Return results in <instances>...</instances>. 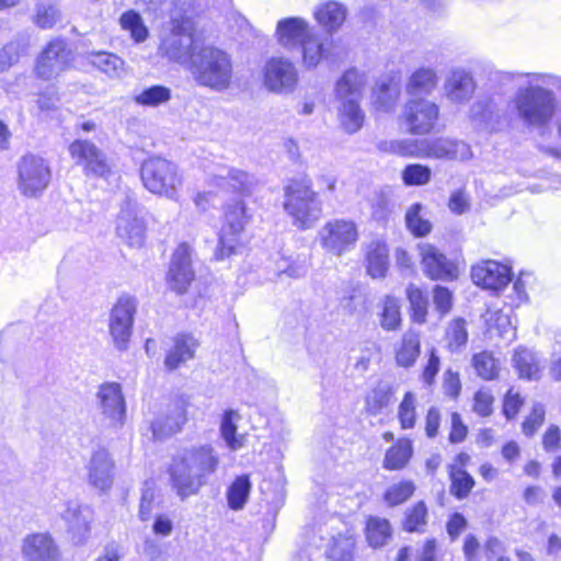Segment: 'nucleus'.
Returning <instances> with one entry per match:
<instances>
[{"label":"nucleus","mask_w":561,"mask_h":561,"mask_svg":"<svg viewBox=\"0 0 561 561\" xmlns=\"http://www.w3.org/2000/svg\"><path fill=\"white\" fill-rule=\"evenodd\" d=\"M512 80L516 91L511 106L517 119L529 129L548 128L558 111L561 77L549 72H517L512 75Z\"/></svg>","instance_id":"obj_1"},{"label":"nucleus","mask_w":561,"mask_h":561,"mask_svg":"<svg viewBox=\"0 0 561 561\" xmlns=\"http://www.w3.org/2000/svg\"><path fill=\"white\" fill-rule=\"evenodd\" d=\"M218 465L219 457L209 445L184 450L170 467L172 489L181 500L197 494Z\"/></svg>","instance_id":"obj_2"},{"label":"nucleus","mask_w":561,"mask_h":561,"mask_svg":"<svg viewBox=\"0 0 561 561\" xmlns=\"http://www.w3.org/2000/svg\"><path fill=\"white\" fill-rule=\"evenodd\" d=\"M186 70L197 85L215 92L226 91L232 83L233 67L230 55L213 45L194 49Z\"/></svg>","instance_id":"obj_3"},{"label":"nucleus","mask_w":561,"mask_h":561,"mask_svg":"<svg viewBox=\"0 0 561 561\" xmlns=\"http://www.w3.org/2000/svg\"><path fill=\"white\" fill-rule=\"evenodd\" d=\"M283 208L298 230L313 228L323 214V203L309 179L291 180L284 186Z\"/></svg>","instance_id":"obj_4"},{"label":"nucleus","mask_w":561,"mask_h":561,"mask_svg":"<svg viewBox=\"0 0 561 561\" xmlns=\"http://www.w3.org/2000/svg\"><path fill=\"white\" fill-rule=\"evenodd\" d=\"M365 83V73L352 68L343 73L335 85L336 98L340 101L339 121L348 134L358 131L364 124L365 114L359 106V99Z\"/></svg>","instance_id":"obj_5"},{"label":"nucleus","mask_w":561,"mask_h":561,"mask_svg":"<svg viewBox=\"0 0 561 561\" xmlns=\"http://www.w3.org/2000/svg\"><path fill=\"white\" fill-rule=\"evenodd\" d=\"M140 175L149 192L172 201L178 199L182 176L173 162L161 157H151L142 162Z\"/></svg>","instance_id":"obj_6"},{"label":"nucleus","mask_w":561,"mask_h":561,"mask_svg":"<svg viewBox=\"0 0 561 561\" xmlns=\"http://www.w3.org/2000/svg\"><path fill=\"white\" fill-rule=\"evenodd\" d=\"M248 214L243 201H234L227 204L225 209V220L219 232V241L215 251V257L218 261L237 254L243 247V231L249 222Z\"/></svg>","instance_id":"obj_7"},{"label":"nucleus","mask_w":561,"mask_h":561,"mask_svg":"<svg viewBox=\"0 0 561 561\" xmlns=\"http://www.w3.org/2000/svg\"><path fill=\"white\" fill-rule=\"evenodd\" d=\"M358 229L353 220L331 219L318 231L322 249L336 256L351 252L358 241Z\"/></svg>","instance_id":"obj_8"},{"label":"nucleus","mask_w":561,"mask_h":561,"mask_svg":"<svg viewBox=\"0 0 561 561\" xmlns=\"http://www.w3.org/2000/svg\"><path fill=\"white\" fill-rule=\"evenodd\" d=\"M199 47L194 42L190 23L184 20H173L171 32L162 39L159 49L171 61L187 69L193 50Z\"/></svg>","instance_id":"obj_9"},{"label":"nucleus","mask_w":561,"mask_h":561,"mask_svg":"<svg viewBox=\"0 0 561 561\" xmlns=\"http://www.w3.org/2000/svg\"><path fill=\"white\" fill-rule=\"evenodd\" d=\"M136 311L137 300L130 295H122L111 310L110 334L115 348L121 352L128 347Z\"/></svg>","instance_id":"obj_10"},{"label":"nucleus","mask_w":561,"mask_h":561,"mask_svg":"<svg viewBox=\"0 0 561 561\" xmlns=\"http://www.w3.org/2000/svg\"><path fill=\"white\" fill-rule=\"evenodd\" d=\"M402 117L412 135H427L434 130L439 117L438 105L427 99H409Z\"/></svg>","instance_id":"obj_11"},{"label":"nucleus","mask_w":561,"mask_h":561,"mask_svg":"<svg viewBox=\"0 0 561 561\" xmlns=\"http://www.w3.org/2000/svg\"><path fill=\"white\" fill-rule=\"evenodd\" d=\"M207 185L218 187V191L249 196L255 190L257 180L253 174L241 169L218 165L208 174Z\"/></svg>","instance_id":"obj_12"},{"label":"nucleus","mask_w":561,"mask_h":561,"mask_svg":"<svg viewBox=\"0 0 561 561\" xmlns=\"http://www.w3.org/2000/svg\"><path fill=\"white\" fill-rule=\"evenodd\" d=\"M71 61V51L64 39L50 41L35 62V73L39 79L50 80L68 69Z\"/></svg>","instance_id":"obj_13"},{"label":"nucleus","mask_w":561,"mask_h":561,"mask_svg":"<svg viewBox=\"0 0 561 561\" xmlns=\"http://www.w3.org/2000/svg\"><path fill=\"white\" fill-rule=\"evenodd\" d=\"M263 83L271 92L290 93L298 83V71L289 59L272 57L263 67Z\"/></svg>","instance_id":"obj_14"},{"label":"nucleus","mask_w":561,"mask_h":561,"mask_svg":"<svg viewBox=\"0 0 561 561\" xmlns=\"http://www.w3.org/2000/svg\"><path fill=\"white\" fill-rule=\"evenodd\" d=\"M192 264L193 249L187 243L179 244L172 254L167 274V284L171 290L179 295L187 291L195 278V271Z\"/></svg>","instance_id":"obj_15"},{"label":"nucleus","mask_w":561,"mask_h":561,"mask_svg":"<svg viewBox=\"0 0 561 561\" xmlns=\"http://www.w3.org/2000/svg\"><path fill=\"white\" fill-rule=\"evenodd\" d=\"M420 263L426 277L433 280H453L458 276L456 264L435 245L422 242L417 245Z\"/></svg>","instance_id":"obj_16"},{"label":"nucleus","mask_w":561,"mask_h":561,"mask_svg":"<svg viewBox=\"0 0 561 561\" xmlns=\"http://www.w3.org/2000/svg\"><path fill=\"white\" fill-rule=\"evenodd\" d=\"M50 171L44 159L28 154L19 164V185L26 196H34L46 188Z\"/></svg>","instance_id":"obj_17"},{"label":"nucleus","mask_w":561,"mask_h":561,"mask_svg":"<svg viewBox=\"0 0 561 561\" xmlns=\"http://www.w3.org/2000/svg\"><path fill=\"white\" fill-rule=\"evenodd\" d=\"M146 226L139 216V206L136 201L127 198L117 217V236L129 247L139 248L145 241Z\"/></svg>","instance_id":"obj_18"},{"label":"nucleus","mask_w":561,"mask_h":561,"mask_svg":"<svg viewBox=\"0 0 561 561\" xmlns=\"http://www.w3.org/2000/svg\"><path fill=\"white\" fill-rule=\"evenodd\" d=\"M69 152L78 164L84 167L87 174L105 178L110 172L105 154L89 140H75L69 146Z\"/></svg>","instance_id":"obj_19"},{"label":"nucleus","mask_w":561,"mask_h":561,"mask_svg":"<svg viewBox=\"0 0 561 561\" xmlns=\"http://www.w3.org/2000/svg\"><path fill=\"white\" fill-rule=\"evenodd\" d=\"M471 278L477 286L499 291L511 283L512 272L507 265L488 260L472 266Z\"/></svg>","instance_id":"obj_20"},{"label":"nucleus","mask_w":561,"mask_h":561,"mask_svg":"<svg viewBox=\"0 0 561 561\" xmlns=\"http://www.w3.org/2000/svg\"><path fill=\"white\" fill-rule=\"evenodd\" d=\"M114 466V461L106 449H95L87 466L89 483L102 492L110 490L113 484Z\"/></svg>","instance_id":"obj_21"},{"label":"nucleus","mask_w":561,"mask_h":561,"mask_svg":"<svg viewBox=\"0 0 561 561\" xmlns=\"http://www.w3.org/2000/svg\"><path fill=\"white\" fill-rule=\"evenodd\" d=\"M423 158L468 160L472 157L471 148L463 141L449 138L423 140Z\"/></svg>","instance_id":"obj_22"},{"label":"nucleus","mask_w":561,"mask_h":561,"mask_svg":"<svg viewBox=\"0 0 561 561\" xmlns=\"http://www.w3.org/2000/svg\"><path fill=\"white\" fill-rule=\"evenodd\" d=\"M22 556L28 561H58L59 549L46 533L27 535L21 547Z\"/></svg>","instance_id":"obj_23"},{"label":"nucleus","mask_w":561,"mask_h":561,"mask_svg":"<svg viewBox=\"0 0 561 561\" xmlns=\"http://www.w3.org/2000/svg\"><path fill=\"white\" fill-rule=\"evenodd\" d=\"M312 32L309 23L298 16L279 20L276 26L277 41L288 50L299 48Z\"/></svg>","instance_id":"obj_24"},{"label":"nucleus","mask_w":561,"mask_h":561,"mask_svg":"<svg viewBox=\"0 0 561 561\" xmlns=\"http://www.w3.org/2000/svg\"><path fill=\"white\" fill-rule=\"evenodd\" d=\"M96 398L105 417L112 421H123L126 417V403L119 383H102L99 387Z\"/></svg>","instance_id":"obj_25"},{"label":"nucleus","mask_w":561,"mask_h":561,"mask_svg":"<svg viewBox=\"0 0 561 561\" xmlns=\"http://www.w3.org/2000/svg\"><path fill=\"white\" fill-rule=\"evenodd\" d=\"M62 518L68 525L71 541L76 546L84 545L90 538L91 523L93 519L90 507L81 505L69 506L64 512Z\"/></svg>","instance_id":"obj_26"},{"label":"nucleus","mask_w":561,"mask_h":561,"mask_svg":"<svg viewBox=\"0 0 561 561\" xmlns=\"http://www.w3.org/2000/svg\"><path fill=\"white\" fill-rule=\"evenodd\" d=\"M444 90L447 99L454 103H463L471 99L476 90V82L472 75L462 69L456 68L447 77Z\"/></svg>","instance_id":"obj_27"},{"label":"nucleus","mask_w":561,"mask_h":561,"mask_svg":"<svg viewBox=\"0 0 561 561\" xmlns=\"http://www.w3.org/2000/svg\"><path fill=\"white\" fill-rule=\"evenodd\" d=\"M197 340L191 334H178L173 340V346L167 352L164 366L168 370H174L186 362L193 359Z\"/></svg>","instance_id":"obj_28"},{"label":"nucleus","mask_w":561,"mask_h":561,"mask_svg":"<svg viewBox=\"0 0 561 561\" xmlns=\"http://www.w3.org/2000/svg\"><path fill=\"white\" fill-rule=\"evenodd\" d=\"M302 55V64L306 68H316L322 60H328L331 55L332 39L322 38L312 32L299 47Z\"/></svg>","instance_id":"obj_29"},{"label":"nucleus","mask_w":561,"mask_h":561,"mask_svg":"<svg viewBox=\"0 0 561 561\" xmlns=\"http://www.w3.org/2000/svg\"><path fill=\"white\" fill-rule=\"evenodd\" d=\"M438 83V77L435 69L431 67H421L413 71L407 82L405 92L410 99H422L430 95Z\"/></svg>","instance_id":"obj_30"},{"label":"nucleus","mask_w":561,"mask_h":561,"mask_svg":"<svg viewBox=\"0 0 561 561\" xmlns=\"http://www.w3.org/2000/svg\"><path fill=\"white\" fill-rule=\"evenodd\" d=\"M313 16L328 33L336 32L346 19V8L336 1H327L314 8Z\"/></svg>","instance_id":"obj_31"},{"label":"nucleus","mask_w":561,"mask_h":561,"mask_svg":"<svg viewBox=\"0 0 561 561\" xmlns=\"http://www.w3.org/2000/svg\"><path fill=\"white\" fill-rule=\"evenodd\" d=\"M400 96V85L392 77H383L373 91V105L377 111L391 112Z\"/></svg>","instance_id":"obj_32"},{"label":"nucleus","mask_w":561,"mask_h":561,"mask_svg":"<svg viewBox=\"0 0 561 561\" xmlns=\"http://www.w3.org/2000/svg\"><path fill=\"white\" fill-rule=\"evenodd\" d=\"M389 250L383 241L375 240L367 244L366 248V267L367 273L373 278H382L388 271Z\"/></svg>","instance_id":"obj_33"},{"label":"nucleus","mask_w":561,"mask_h":561,"mask_svg":"<svg viewBox=\"0 0 561 561\" xmlns=\"http://www.w3.org/2000/svg\"><path fill=\"white\" fill-rule=\"evenodd\" d=\"M89 62L110 79H122L127 75L124 59L113 53L93 51L89 55Z\"/></svg>","instance_id":"obj_34"},{"label":"nucleus","mask_w":561,"mask_h":561,"mask_svg":"<svg viewBox=\"0 0 561 561\" xmlns=\"http://www.w3.org/2000/svg\"><path fill=\"white\" fill-rule=\"evenodd\" d=\"M513 365L520 378L528 380H537L540 378V358L536 352L529 348H517L513 356Z\"/></svg>","instance_id":"obj_35"},{"label":"nucleus","mask_w":561,"mask_h":561,"mask_svg":"<svg viewBox=\"0 0 561 561\" xmlns=\"http://www.w3.org/2000/svg\"><path fill=\"white\" fill-rule=\"evenodd\" d=\"M378 149L400 157L423 158V140L417 139L382 140L378 144Z\"/></svg>","instance_id":"obj_36"},{"label":"nucleus","mask_w":561,"mask_h":561,"mask_svg":"<svg viewBox=\"0 0 561 561\" xmlns=\"http://www.w3.org/2000/svg\"><path fill=\"white\" fill-rule=\"evenodd\" d=\"M412 455V443L409 439H399L386 451L383 467L388 470H401L408 465Z\"/></svg>","instance_id":"obj_37"},{"label":"nucleus","mask_w":561,"mask_h":561,"mask_svg":"<svg viewBox=\"0 0 561 561\" xmlns=\"http://www.w3.org/2000/svg\"><path fill=\"white\" fill-rule=\"evenodd\" d=\"M62 21V13L54 0H39L35 5L34 23L44 30L53 28Z\"/></svg>","instance_id":"obj_38"},{"label":"nucleus","mask_w":561,"mask_h":561,"mask_svg":"<svg viewBox=\"0 0 561 561\" xmlns=\"http://www.w3.org/2000/svg\"><path fill=\"white\" fill-rule=\"evenodd\" d=\"M252 484L247 474L237 477L227 490L228 506L233 511H240L248 502Z\"/></svg>","instance_id":"obj_39"},{"label":"nucleus","mask_w":561,"mask_h":561,"mask_svg":"<svg viewBox=\"0 0 561 561\" xmlns=\"http://www.w3.org/2000/svg\"><path fill=\"white\" fill-rule=\"evenodd\" d=\"M420 355V337L415 332L409 331L397 350L396 359L402 367L412 366Z\"/></svg>","instance_id":"obj_40"},{"label":"nucleus","mask_w":561,"mask_h":561,"mask_svg":"<svg viewBox=\"0 0 561 561\" xmlns=\"http://www.w3.org/2000/svg\"><path fill=\"white\" fill-rule=\"evenodd\" d=\"M171 89L164 85H151L134 95L137 105L146 107H158L171 100Z\"/></svg>","instance_id":"obj_41"},{"label":"nucleus","mask_w":561,"mask_h":561,"mask_svg":"<svg viewBox=\"0 0 561 561\" xmlns=\"http://www.w3.org/2000/svg\"><path fill=\"white\" fill-rule=\"evenodd\" d=\"M391 537L389 522L380 517H369L366 524V538L370 547L378 548L388 542Z\"/></svg>","instance_id":"obj_42"},{"label":"nucleus","mask_w":561,"mask_h":561,"mask_svg":"<svg viewBox=\"0 0 561 561\" xmlns=\"http://www.w3.org/2000/svg\"><path fill=\"white\" fill-rule=\"evenodd\" d=\"M121 27L127 31L135 43H142L148 38L149 31L141 15L135 10L124 12L119 18Z\"/></svg>","instance_id":"obj_43"},{"label":"nucleus","mask_w":561,"mask_h":561,"mask_svg":"<svg viewBox=\"0 0 561 561\" xmlns=\"http://www.w3.org/2000/svg\"><path fill=\"white\" fill-rule=\"evenodd\" d=\"M449 476L451 480V494L460 500L467 497L474 485L473 478L456 465L449 466Z\"/></svg>","instance_id":"obj_44"},{"label":"nucleus","mask_w":561,"mask_h":561,"mask_svg":"<svg viewBox=\"0 0 561 561\" xmlns=\"http://www.w3.org/2000/svg\"><path fill=\"white\" fill-rule=\"evenodd\" d=\"M472 366L474 367L478 376L485 380H492L497 377L500 371L499 360L491 352L483 351L473 355Z\"/></svg>","instance_id":"obj_45"},{"label":"nucleus","mask_w":561,"mask_h":561,"mask_svg":"<svg viewBox=\"0 0 561 561\" xmlns=\"http://www.w3.org/2000/svg\"><path fill=\"white\" fill-rule=\"evenodd\" d=\"M422 209V205L420 203H415L407 210L405 214L407 227L415 237H424L432 230L431 222L421 214Z\"/></svg>","instance_id":"obj_46"},{"label":"nucleus","mask_w":561,"mask_h":561,"mask_svg":"<svg viewBox=\"0 0 561 561\" xmlns=\"http://www.w3.org/2000/svg\"><path fill=\"white\" fill-rule=\"evenodd\" d=\"M414 322L424 323L427 316L428 300L426 295L416 286L410 285L407 289Z\"/></svg>","instance_id":"obj_47"},{"label":"nucleus","mask_w":561,"mask_h":561,"mask_svg":"<svg viewBox=\"0 0 561 561\" xmlns=\"http://www.w3.org/2000/svg\"><path fill=\"white\" fill-rule=\"evenodd\" d=\"M380 324L385 330L398 329L401 323L400 305L397 298L387 296L382 302Z\"/></svg>","instance_id":"obj_48"},{"label":"nucleus","mask_w":561,"mask_h":561,"mask_svg":"<svg viewBox=\"0 0 561 561\" xmlns=\"http://www.w3.org/2000/svg\"><path fill=\"white\" fill-rule=\"evenodd\" d=\"M432 170L420 163L408 164L402 171V181L407 186H422L431 181Z\"/></svg>","instance_id":"obj_49"},{"label":"nucleus","mask_w":561,"mask_h":561,"mask_svg":"<svg viewBox=\"0 0 561 561\" xmlns=\"http://www.w3.org/2000/svg\"><path fill=\"white\" fill-rule=\"evenodd\" d=\"M427 523V508L424 502H417L405 513L404 529L408 531H423Z\"/></svg>","instance_id":"obj_50"},{"label":"nucleus","mask_w":561,"mask_h":561,"mask_svg":"<svg viewBox=\"0 0 561 561\" xmlns=\"http://www.w3.org/2000/svg\"><path fill=\"white\" fill-rule=\"evenodd\" d=\"M391 390L388 386H378L366 398V408L371 415H376L386 408L391 400Z\"/></svg>","instance_id":"obj_51"},{"label":"nucleus","mask_w":561,"mask_h":561,"mask_svg":"<svg viewBox=\"0 0 561 561\" xmlns=\"http://www.w3.org/2000/svg\"><path fill=\"white\" fill-rule=\"evenodd\" d=\"M415 485L412 481H400L392 484L385 494L386 502L391 505H400L412 496Z\"/></svg>","instance_id":"obj_52"},{"label":"nucleus","mask_w":561,"mask_h":561,"mask_svg":"<svg viewBox=\"0 0 561 561\" xmlns=\"http://www.w3.org/2000/svg\"><path fill=\"white\" fill-rule=\"evenodd\" d=\"M446 337L451 351H458L460 347L465 346L468 341L466 321L463 319H456L450 322Z\"/></svg>","instance_id":"obj_53"},{"label":"nucleus","mask_w":561,"mask_h":561,"mask_svg":"<svg viewBox=\"0 0 561 561\" xmlns=\"http://www.w3.org/2000/svg\"><path fill=\"white\" fill-rule=\"evenodd\" d=\"M355 542L351 538L335 540L329 550L332 561H353Z\"/></svg>","instance_id":"obj_54"},{"label":"nucleus","mask_w":561,"mask_h":561,"mask_svg":"<svg viewBox=\"0 0 561 561\" xmlns=\"http://www.w3.org/2000/svg\"><path fill=\"white\" fill-rule=\"evenodd\" d=\"M38 113H48L55 110L59 103V95L55 87H47L37 94L35 101Z\"/></svg>","instance_id":"obj_55"},{"label":"nucleus","mask_w":561,"mask_h":561,"mask_svg":"<svg viewBox=\"0 0 561 561\" xmlns=\"http://www.w3.org/2000/svg\"><path fill=\"white\" fill-rule=\"evenodd\" d=\"M433 300L435 309L443 316L453 307V294L447 287L436 285L433 290Z\"/></svg>","instance_id":"obj_56"},{"label":"nucleus","mask_w":561,"mask_h":561,"mask_svg":"<svg viewBox=\"0 0 561 561\" xmlns=\"http://www.w3.org/2000/svg\"><path fill=\"white\" fill-rule=\"evenodd\" d=\"M493 396L488 389H480L473 399V410L481 417H486L492 412Z\"/></svg>","instance_id":"obj_57"},{"label":"nucleus","mask_w":561,"mask_h":561,"mask_svg":"<svg viewBox=\"0 0 561 561\" xmlns=\"http://www.w3.org/2000/svg\"><path fill=\"white\" fill-rule=\"evenodd\" d=\"M180 423H151L152 439L163 442L180 432Z\"/></svg>","instance_id":"obj_58"},{"label":"nucleus","mask_w":561,"mask_h":561,"mask_svg":"<svg viewBox=\"0 0 561 561\" xmlns=\"http://www.w3.org/2000/svg\"><path fill=\"white\" fill-rule=\"evenodd\" d=\"M523 402L524 400L518 392L513 389L507 391L503 401V413L507 420L514 419L517 415Z\"/></svg>","instance_id":"obj_59"},{"label":"nucleus","mask_w":561,"mask_h":561,"mask_svg":"<svg viewBox=\"0 0 561 561\" xmlns=\"http://www.w3.org/2000/svg\"><path fill=\"white\" fill-rule=\"evenodd\" d=\"M443 389L445 394L451 399L458 398L461 391L459 374L451 369H447L444 374Z\"/></svg>","instance_id":"obj_60"},{"label":"nucleus","mask_w":561,"mask_h":561,"mask_svg":"<svg viewBox=\"0 0 561 561\" xmlns=\"http://www.w3.org/2000/svg\"><path fill=\"white\" fill-rule=\"evenodd\" d=\"M236 423H221V435L227 445L236 450L243 446L244 436L236 434Z\"/></svg>","instance_id":"obj_61"},{"label":"nucleus","mask_w":561,"mask_h":561,"mask_svg":"<svg viewBox=\"0 0 561 561\" xmlns=\"http://www.w3.org/2000/svg\"><path fill=\"white\" fill-rule=\"evenodd\" d=\"M415 396L407 392L399 405V421H415Z\"/></svg>","instance_id":"obj_62"},{"label":"nucleus","mask_w":561,"mask_h":561,"mask_svg":"<svg viewBox=\"0 0 561 561\" xmlns=\"http://www.w3.org/2000/svg\"><path fill=\"white\" fill-rule=\"evenodd\" d=\"M20 50L19 45L15 43L7 44L0 51V68L1 70L10 68L19 59Z\"/></svg>","instance_id":"obj_63"},{"label":"nucleus","mask_w":561,"mask_h":561,"mask_svg":"<svg viewBox=\"0 0 561 561\" xmlns=\"http://www.w3.org/2000/svg\"><path fill=\"white\" fill-rule=\"evenodd\" d=\"M173 520L167 514H159L156 516L152 524V531L156 536L169 537L173 531Z\"/></svg>","instance_id":"obj_64"}]
</instances>
